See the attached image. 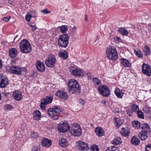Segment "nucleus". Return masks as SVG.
Masks as SVG:
<instances>
[{
    "label": "nucleus",
    "instance_id": "nucleus-21",
    "mask_svg": "<svg viewBox=\"0 0 151 151\" xmlns=\"http://www.w3.org/2000/svg\"><path fill=\"white\" fill-rule=\"evenodd\" d=\"M9 52L10 56L12 58L15 57L17 53V49L14 48H12L9 50Z\"/></svg>",
    "mask_w": 151,
    "mask_h": 151
},
{
    "label": "nucleus",
    "instance_id": "nucleus-60",
    "mask_svg": "<svg viewBox=\"0 0 151 151\" xmlns=\"http://www.w3.org/2000/svg\"><path fill=\"white\" fill-rule=\"evenodd\" d=\"M28 25L29 26H30L31 28L33 26V25H32L30 24H28Z\"/></svg>",
    "mask_w": 151,
    "mask_h": 151
},
{
    "label": "nucleus",
    "instance_id": "nucleus-52",
    "mask_svg": "<svg viewBox=\"0 0 151 151\" xmlns=\"http://www.w3.org/2000/svg\"><path fill=\"white\" fill-rule=\"evenodd\" d=\"M36 29V27L35 25H34L32 27H31L30 29V30L34 32L35 30Z\"/></svg>",
    "mask_w": 151,
    "mask_h": 151
},
{
    "label": "nucleus",
    "instance_id": "nucleus-28",
    "mask_svg": "<svg viewBox=\"0 0 151 151\" xmlns=\"http://www.w3.org/2000/svg\"><path fill=\"white\" fill-rule=\"evenodd\" d=\"M59 143L60 145L63 147H65L68 145V143L67 141L64 138H61L59 141Z\"/></svg>",
    "mask_w": 151,
    "mask_h": 151
},
{
    "label": "nucleus",
    "instance_id": "nucleus-39",
    "mask_svg": "<svg viewBox=\"0 0 151 151\" xmlns=\"http://www.w3.org/2000/svg\"><path fill=\"white\" fill-rule=\"evenodd\" d=\"M132 110L135 112L138 111H139V107L138 106L135 104H133L132 107Z\"/></svg>",
    "mask_w": 151,
    "mask_h": 151
},
{
    "label": "nucleus",
    "instance_id": "nucleus-35",
    "mask_svg": "<svg viewBox=\"0 0 151 151\" xmlns=\"http://www.w3.org/2000/svg\"><path fill=\"white\" fill-rule=\"evenodd\" d=\"M60 32L63 34H65L68 30V27L67 26L62 25L60 27Z\"/></svg>",
    "mask_w": 151,
    "mask_h": 151
},
{
    "label": "nucleus",
    "instance_id": "nucleus-1",
    "mask_svg": "<svg viewBox=\"0 0 151 151\" xmlns=\"http://www.w3.org/2000/svg\"><path fill=\"white\" fill-rule=\"evenodd\" d=\"M68 90L71 94H78L81 92V87L78 82L75 80H69L67 83Z\"/></svg>",
    "mask_w": 151,
    "mask_h": 151
},
{
    "label": "nucleus",
    "instance_id": "nucleus-18",
    "mask_svg": "<svg viewBox=\"0 0 151 151\" xmlns=\"http://www.w3.org/2000/svg\"><path fill=\"white\" fill-rule=\"evenodd\" d=\"M13 95L14 99L17 101H19L22 98V96L20 91H15L13 93Z\"/></svg>",
    "mask_w": 151,
    "mask_h": 151
},
{
    "label": "nucleus",
    "instance_id": "nucleus-48",
    "mask_svg": "<svg viewBox=\"0 0 151 151\" xmlns=\"http://www.w3.org/2000/svg\"><path fill=\"white\" fill-rule=\"evenodd\" d=\"M32 17L31 15H29L27 14L25 17V19L26 21L29 22L31 18Z\"/></svg>",
    "mask_w": 151,
    "mask_h": 151
},
{
    "label": "nucleus",
    "instance_id": "nucleus-38",
    "mask_svg": "<svg viewBox=\"0 0 151 151\" xmlns=\"http://www.w3.org/2000/svg\"><path fill=\"white\" fill-rule=\"evenodd\" d=\"M93 81L95 85H99L101 83V81L100 80L96 78H93Z\"/></svg>",
    "mask_w": 151,
    "mask_h": 151
},
{
    "label": "nucleus",
    "instance_id": "nucleus-26",
    "mask_svg": "<svg viewBox=\"0 0 151 151\" xmlns=\"http://www.w3.org/2000/svg\"><path fill=\"white\" fill-rule=\"evenodd\" d=\"M33 118L34 120H39L41 118V114L39 111H36L33 113Z\"/></svg>",
    "mask_w": 151,
    "mask_h": 151
},
{
    "label": "nucleus",
    "instance_id": "nucleus-29",
    "mask_svg": "<svg viewBox=\"0 0 151 151\" xmlns=\"http://www.w3.org/2000/svg\"><path fill=\"white\" fill-rule=\"evenodd\" d=\"M147 133L144 131H141L138 134V136L142 140H145L147 138Z\"/></svg>",
    "mask_w": 151,
    "mask_h": 151
},
{
    "label": "nucleus",
    "instance_id": "nucleus-46",
    "mask_svg": "<svg viewBox=\"0 0 151 151\" xmlns=\"http://www.w3.org/2000/svg\"><path fill=\"white\" fill-rule=\"evenodd\" d=\"M41 12L44 14H47V13H50V12L48 11L47 9H46L41 10Z\"/></svg>",
    "mask_w": 151,
    "mask_h": 151
},
{
    "label": "nucleus",
    "instance_id": "nucleus-31",
    "mask_svg": "<svg viewBox=\"0 0 151 151\" xmlns=\"http://www.w3.org/2000/svg\"><path fill=\"white\" fill-rule=\"evenodd\" d=\"M118 32L121 35L125 36H127L128 33L127 30L124 28H121L119 29Z\"/></svg>",
    "mask_w": 151,
    "mask_h": 151
},
{
    "label": "nucleus",
    "instance_id": "nucleus-34",
    "mask_svg": "<svg viewBox=\"0 0 151 151\" xmlns=\"http://www.w3.org/2000/svg\"><path fill=\"white\" fill-rule=\"evenodd\" d=\"M144 52L145 55H150V49L149 47L147 45H145L144 49Z\"/></svg>",
    "mask_w": 151,
    "mask_h": 151
},
{
    "label": "nucleus",
    "instance_id": "nucleus-8",
    "mask_svg": "<svg viewBox=\"0 0 151 151\" xmlns=\"http://www.w3.org/2000/svg\"><path fill=\"white\" fill-rule=\"evenodd\" d=\"M100 93L102 96H108L110 94V91L109 88L105 85L99 87L98 89Z\"/></svg>",
    "mask_w": 151,
    "mask_h": 151
},
{
    "label": "nucleus",
    "instance_id": "nucleus-41",
    "mask_svg": "<svg viewBox=\"0 0 151 151\" xmlns=\"http://www.w3.org/2000/svg\"><path fill=\"white\" fill-rule=\"evenodd\" d=\"M134 52L136 55L139 58H142V54L140 50L137 51L134 50Z\"/></svg>",
    "mask_w": 151,
    "mask_h": 151
},
{
    "label": "nucleus",
    "instance_id": "nucleus-59",
    "mask_svg": "<svg viewBox=\"0 0 151 151\" xmlns=\"http://www.w3.org/2000/svg\"><path fill=\"white\" fill-rule=\"evenodd\" d=\"M116 39L118 41H119V40H120V38L119 37H116Z\"/></svg>",
    "mask_w": 151,
    "mask_h": 151
},
{
    "label": "nucleus",
    "instance_id": "nucleus-37",
    "mask_svg": "<svg viewBox=\"0 0 151 151\" xmlns=\"http://www.w3.org/2000/svg\"><path fill=\"white\" fill-rule=\"evenodd\" d=\"M13 107L12 105L10 104H7L4 107V110L5 111H10L11 110Z\"/></svg>",
    "mask_w": 151,
    "mask_h": 151
},
{
    "label": "nucleus",
    "instance_id": "nucleus-42",
    "mask_svg": "<svg viewBox=\"0 0 151 151\" xmlns=\"http://www.w3.org/2000/svg\"><path fill=\"white\" fill-rule=\"evenodd\" d=\"M31 137L34 138H37L39 137L38 134L36 132L32 131L31 132Z\"/></svg>",
    "mask_w": 151,
    "mask_h": 151
},
{
    "label": "nucleus",
    "instance_id": "nucleus-10",
    "mask_svg": "<svg viewBox=\"0 0 151 151\" xmlns=\"http://www.w3.org/2000/svg\"><path fill=\"white\" fill-rule=\"evenodd\" d=\"M52 98L51 97L47 96L41 100L40 107L42 110H45L46 104L51 103L52 101Z\"/></svg>",
    "mask_w": 151,
    "mask_h": 151
},
{
    "label": "nucleus",
    "instance_id": "nucleus-63",
    "mask_svg": "<svg viewBox=\"0 0 151 151\" xmlns=\"http://www.w3.org/2000/svg\"><path fill=\"white\" fill-rule=\"evenodd\" d=\"M17 35L16 36V37H15V38H14V39L15 40V39L16 38V37H17Z\"/></svg>",
    "mask_w": 151,
    "mask_h": 151
},
{
    "label": "nucleus",
    "instance_id": "nucleus-2",
    "mask_svg": "<svg viewBox=\"0 0 151 151\" xmlns=\"http://www.w3.org/2000/svg\"><path fill=\"white\" fill-rule=\"evenodd\" d=\"M107 56L112 60H116L118 58V55L115 48L114 46H109L106 49Z\"/></svg>",
    "mask_w": 151,
    "mask_h": 151
},
{
    "label": "nucleus",
    "instance_id": "nucleus-14",
    "mask_svg": "<svg viewBox=\"0 0 151 151\" xmlns=\"http://www.w3.org/2000/svg\"><path fill=\"white\" fill-rule=\"evenodd\" d=\"M55 95L60 99L65 100L68 99V95L66 92L63 91H58L56 92Z\"/></svg>",
    "mask_w": 151,
    "mask_h": 151
},
{
    "label": "nucleus",
    "instance_id": "nucleus-7",
    "mask_svg": "<svg viewBox=\"0 0 151 151\" xmlns=\"http://www.w3.org/2000/svg\"><path fill=\"white\" fill-rule=\"evenodd\" d=\"M58 129L60 132H65L69 130L70 127L68 123L61 122L58 124Z\"/></svg>",
    "mask_w": 151,
    "mask_h": 151
},
{
    "label": "nucleus",
    "instance_id": "nucleus-36",
    "mask_svg": "<svg viewBox=\"0 0 151 151\" xmlns=\"http://www.w3.org/2000/svg\"><path fill=\"white\" fill-rule=\"evenodd\" d=\"M132 125L136 129L140 127V123L138 121H135L132 122Z\"/></svg>",
    "mask_w": 151,
    "mask_h": 151
},
{
    "label": "nucleus",
    "instance_id": "nucleus-40",
    "mask_svg": "<svg viewBox=\"0 0 151 151\" xmlns=\"http://www.w3.org/2000/svg\"><path fill=\"white\" fill-rule=\"evenodd\" d=\"M91 151H99L98 146L96 145L92 146L91 147Z\"/></svg>",
    "mask_w": 151,
    "mask_h": 151
},
{
    "label": "nucleus",
    "instance_id": "nucleus-23",
    "mask_svg": "<svg viewBox=\"0 0 151 151\" xmlns=\"http://www.w3.org/2000/svg\"><path fill=\"white\" fill-rule=\"evenodd\" d=\"M121 63L126 67H131V64L130 63L129 61L126 59L122 58L120 60Z\"/></svg>",
    "mask_w": 151,
    "mask_h": 151
},
{
    "label": "nucleus",
    "instance_id": "nucleus-33",
    "mask_svg": "<svg viewBox=\"0 0 151 151\" xmlns=\"http://www.w3.org/2000/svg\"><path fill=\"white\" fill-rule=\"evenodd\" d=\"M59 55L63 59H65L67 58L68 57V53L66 51H65L60 52Z\"/></svg>",
    "mask_w": 151,
    "mask_h": 151
},
{
    "label": "nucleus",
    "instance_id": "nucleus-6",
    "mask_svg": "<svg viewBox=\"0 0 151 151\" xmlns=\"http://www.w3.org/2000/svg\"><path fill=\"white\" fill-rule=\"evenodd\" d=\"M81 129L78 125L76 124L73 125L70 131V134L75 136H79L81 135Z\"/></svg>",
    "mask_w": 151,
    "mask_h": 151
},
{
    "label": "nucleus",
    "instance_id": "nucleus-44",
    "mask_svg": "<svg viewBox=\"0 0 151 151\" xmlns=\"http://www.w3.org/2000/svg\"><path fill=\"white\" fill-rule=\"evenodd\" d=\"M50 116H51L52 119L54 120H57L58 119V115L53 113L52 114L49 115Z\"/></svg>",
    "mask_w": 151,
    "mask_h": 151
},
{
    "label": "nucleus",
    "instance_id": "nucleus-55",
    "mask_svg": "<svg viewBox=\"0 0 151 151\" xmlns=\"http://www.w3.org/2000/svg\"><path fill=\"white\" fill-rule=\"evenodd\" d=\"M79 101H80V104L82 105H83L84 103V101L82 100V99H80V100H79Z\"/></svg>",
    "mask_w": 151,
    "mask_h": 151
},
{
    "label": "nucleus",
    "instance_id": "nucleus-51",
    "mask_svg": "<svg viewBox=\"0 0 151 151\" xmlns=\"http://www.w3.org/2000/svg\"><path fill=\"white\" fill-rule=\"evenodd\" d=\"M111 149L112 150H109V147L108 148L107 150L106 151H119L117 149H114L113 148H111Z\"/></svg>",
    "mask_w": 151,
    "mask_h": 151
},
{
    "label": "nucleus",
    "instance_id": "nucleus-9",
    "mask_svg": "<svg viewBox=\"0 0 151 151\" xmlns=\"http://www.w3.org/2000/svg\"><path fill=\"white\" fill-rule=\"evenodd\" d=\"M69 70L70 73L73 75L77 76H82L85 75L83 70L80 69L71 67Z\"/></svg>",
    "mask_w": 151,
    "mask_h": 151
},
{
    "label": "nucleus",
    "instance_id": "nucleus-47",
    "mask_svg": "<svg viewBox=\"0 0 151 151\" xmlns=\"http://www.w3.org/2000/svg\"><path fill=\"white\" fill-rule=\"evenodd\" d=\"M133 111L132 109H129L127 111V114L128 116H130L132 115Z\"/></svg>",
    "mask_w": 151,
    "mask_h": 151
},
{
    "label": "nucleus",
    "instance_id": "nucleus-43",
    "mask_svg": "<svg viewBox=\"0 0 151 151\" xmlns=\"http://www.w3.org/2000/svg\"><path fill=\"white\" fill-rule=\"evenodd\" d=\"M137 114L138 117L139 118L142 119H143L144 118V115L141 111H137Z\"/></svg>",
    "mask_w": 151,
    "mask_h": 151
},
{
    "label": "nucleus",
    "instance_id": "nucleus-11",
    "mask_svg": "<svg viewBox=\"0 0 151 151\" xmlns=\"http://www.w3.org/2000/svg\"><path fill=\"white\" fill-rule=\"evenodd\" d=\"M26 70L24 68H21L19 66H16L14 65H12L10 68V71L12 73L20 75L21 74V72L25 71Z\"/></svg>",
    "mask_w": 151,
    "mask_h": 151
},
{
    "label": "nucleus",
    "instance_id": "nucleus-54",
    "mask_svg": "<svg viewBox=\"0 0 151 151\" xmlns=\"http://www.w3.org/2000/svg\"><path fill=\"white\" fill-rule=\"evenodd\" d=\"M76 27L75 26H74L73 27L72 29V30L73 32L75 33L76 32Z\"/></svg>",
    "mask_w": 151,
    "mask_h": 151
},
{
    "label": "nucleus",
    "instance_id": "nucleus-13",
    "mask_svg": "<svg viewBox=\"0 0 151 151\" xmlns=\"http://www.w3.org/2000/svg\"><path fill=\"white\" fill-rule=\"evenodd\" d=\"M8 80L7 77L4 76L2 74H0V87L4 88L8 84Z\"/></svg>",
    "mask_w": 151,
    "mask_h": 151
},
{
    "label": "nucleus",
    "instance_id": "nucleus-16",
    "mask_svg": "<svg viewBox=\"0 0 151 151\" xmlns=\"http://www.w3.org/2000/svg\"><path fill=\"white\" fill-rule=\"evenodd\" d=\"M60 109L57 106H56L53 108L49 109L48 110V114L49 115L52 114L53 113L55 114L59 113L61 112Z\"/></svg>",
    "mask_w": 151,
    "mask_h": 151
},
{
    "label": "nucleus",
    "instance_id": "nucleus-49",
    "mask_svg": "<svg viewBox=\"0 0 151 151\" xmlns=\"http://www.w3.org/2000/svg\"><path fill=\"white\" fill-rule=\"evenodd\" d=\"M10 16H8L6 17H4L2 19V20L6 22L8 21L10 19Z\"/></svg>",
    "mask_w": 151,
    "mask_h": 151
},
{
    "label": "nucleus",
    "instance_id": "nucleus-22",
    "mask_svg": "<svg viewBox=\"0 0 151 151\" xmlns=\"http://www.w3.org/2000/svg\"><path fill=\"white\" fill-rule=\"evenodd\" d=\"M131 142L133 145H137L140 143V141L136 136H134L132 138Z\"/></svg>",
    "mask_w": 151,
    "mask_h": 151
},
{
    "label": "nucleus",
    "instance_id": "nucleus-58",
    "mask_svg": "<svg viewBox=\"0 0 151 151\" xmlns=\"http://www.w3.org/2000/svg\"><path fill=\"white\" fill-rule=\"evenodd\" d=\"M2 67V63L1 60L0 59V69Z\"/></svg>",
    "mask_w": 151,
    "mask_h": 151
},
{
    "label": "nucleus",
    "instance_id": "nucleus-53",
    "mask_svg": "<svg viewBox=\"0 0 151 151\" xmlns=\"http://www.w3.org/2000/svg\"><path fill=\"white\" fill-rule=\"evenodd\" d=\"M91 76L92 75L89 73H87L86 74V76L88 78V79H91Z\"/></svg>",
    "mask_w": 151,
    "mask_h": 151
},
{
    "label": "nucleus",
    "instance_id": "nucleus-32",
    "mask_svg": "<svg viewBox=\"0 0 151 151\" xmlns=\"http://www.w3.org/2000/svg\"><path fill=\"white\" fill-rule=\"evenodd\" d=\"M114 123L116 124V126L119 127L122 124V122L119 118H115Z\"/></svg>",
    "mask_w": 151,
    "mask_h": 151
},
{
    "label": "nucleus",
    "instance_id": "nucleus-56",
    "mask_svg": "<svg viewBox=\"0 0 151 151\" xmlns=\"http://www.w3.org/2000/svg\"><path fill=\"white\" fill-rule=\"evenodd\" d=\"M32 151H38L37 150V149L35 147H34L33 148L32 150Z\"/></svg>",
    "mask_w": 151,
    "mask_h": 151
},
{
    "label": "nucleus",
    "instance_id": "nucleus-15",
    "mask_svg": "<svg viewBox=\"0 0 151 151\" xmlns=\"http://www.w3.org/2000/svg\"><path fill=\"white\" fill-rule=\"evenodd\" d=\"M77 145L78 146L79 149L80 150H87L89 147L87 145L82 141H79L77 142Z\"/></svg>",
    "mask_w": 151,
    "mask_h": 151
},
{
    "label": "nucleus",
    "instance_id": "nucleus-4",
    "mask_svg": "<svg viewBox=\"0 0 151 151\" xmlns=\"http://www.w3.org/2000/svg\"><path fill=\"white\" fill-rule=\"evenodd\" d=\"M68 34H63L60 36L58 38V44L60 47L65 48L68 45Z\"/></svg>",
    "mask_w": 151,
    "mask_h": 151
},
{
    "label": "nucleus",
    "instance_id": "nucleus-27",
    "mask_svg": "<svg viewBox=\"0 0 151 151\" xmlns=\"http://www.w3.org/2000/svg\"><path fill=\"white\" fill-rule=\"evenodd\" d=\"M96 135L98 136L101 137L104 134V130L100 127H97L95 130Z\"/></svg>",
    "mask_w": 151,
    "mask_h": 151
},
{
    "label": "nucleus",
    "instance_id": "nucleus-50",
    "mask_svg": "<svg viewBox=\"0 0 151 151\" xmlns=\"http://www.w3.org/2000/svg\"><path fill=\"white\" fill-rule=\"evenodd\" d=\"M34 12L33 14L34 13V12H33V11H31L29 12H28L27 14L29 15H31V16H32V17H33V13Z\"/></svg>",
    "mask_w": 151,
    "mask_h": 151
},
{
    "label": "nucleus",
    "instance_id": "nucleus-45",
    "mask_svg": "<svg viewBox=\"0 0 151 151\" xmlns=\"http://www.w3.org/2000/svg\"><path fill=\"white\" fill-rule=\"evenodd\" d=\"M150 107L147 106L143 109V111H145L146 113L148 114L150 112Z\"/></svg>",
    "mask_w": 151,
    "mask_h": 151
},
{
    "label": "nucleus",
    "instance_id": "nucleus-20",
    "mask_svg": "<svg viewBox=\"0 0 151 151\" xmlns=\"http://www.w3.org/2000/svg\"><path fill=\"white\" fill-rule=\"evenodd\" d=\"M141 128L142 131H144L146 133L150 132V129L149 125L146 123H143L141 125Z\"/></svg>",
    "mask_w": 151,
    "mask_h": 151
},
{
    "label": "nucleus",
    "instance_id": "nucleus-17",
    "mask_svg": "<svg viewBox=\"0 0 151 151\" xmlns=\"http://www.w3.org/2000/svg\"><path fill=\"white\" fill-rule=\"evenodd\" d=\"M36 66L37 69L40 71L43 72L45 70V67L44 64L40 61L37 62Z\"/></svg>",
    "mask_w": 151,
    "mask_h": 151
},
{
    "label": "nucleus",
    "instance_id": "nucleus-12",
    "mask_svg": "<svg viewBox=\"0 0 151 151\" xmlns=\"http://www.w3.org/2000/svg\"><path fill=\"white\" fill-rule=\"evenodd\" d=\"M151 67L150 66L145 63H143L142 66V70L145 74L149 76L151 75Z\"/></svg>",
    "mask_w": 151,
    "mask_h": 151
},
{
    "label": "nucleus",
    "instance_id": "nucleus-61",
    "mask_svg": "<svg viewBox=\"0 0 151 151\" xmlns=\"http://www.w3.org/2000/svg\"><path fill=\"white\" fill-rule=\"evenodd\" d=\"M85 19L86 21H87V17H86V16H85Z\"/></svg>",
    "mask_w": 151,
    "mask_h": 151
},
{
    "label": "nucleus",
    "instance_id": "nucleus-25",
    "mask_svg": "<svg viewBox=\"0 0 151 151\" xmlns=\"http://www.w3.org/2000/svg\"><path fill=\"white\" fill-rule=\"evenodd\" d=\"M114 93L115 95L118 98H122L123 96V93L122 91L118 88H116L115 90Z\"/></svg>",
    "mask_w": 151,
    "mask_h": 151
},
{
    "label": "nucleus",
    "instance_id": "nucleus-30",
    "mask_svg": "<svg viewBox=\"0 0 151 151\" xmlns=\"http://www.w3.org/2000/svg\"><path fill=\"white\" fill-rule=\"evenodd\" d=\"M122 142L121 139L119 137H116L112 141V143L114 145H117L120 144Z\"/></svg>",
    "mask_w": 151,
    "mask_h": 151
},
{
    "label": "nucleus",
    "instance_id": "nucleus-19",
    "mask_svg": "<svg viewBox=\"0 0 151 151\" xmlns=\"http://www.w3.org/2000/svg\"><path fill=\"white\" fill-rule=\"evenodd\" d=\"M51 141L47 138L43 139L42 141L41 145L43 146L49 147L51 145Z\"/></svg>",
    "mask_w": 151,
    "mask_h": 151
},
{
    "label": "nucleus",
    "instance_id": "nucleus-24",
    "mask_svg": "<svg viewBox=\"0 0 151 151\" xmlns=\"http://www.w3.org/2000/svg\"><path fill=\"white\" fill-rule=\"evenodd\" d=\"M121 133L122 136L126 137L128 136L130 133L129 129L127 127L122 128L121 131Z\"/></svg>",
    "mask_w": 151,
    "mask_h": 151
},
{
    "label": "nucleus",
    "instance_id": "nucleus-62",
    "mask_svg": "<svg viewBox=\"0 0 151 151\" xmlns=\"http://www.w3.org/2000/svg\"><path fill=\"white\" fill-rule=\"evenodd\" d=\"M1 94L0 93V100L1 99Z\"/></svg>",
    "mask_w": 151,
    "mask_h": 151
},
{
    "label": "nucleus",
    "instance_id": "nucleus-5",
    "mask_svg": "<svg viewBox=\"0 0 151 151\" xmlns=\"http://www.w3.org/2000/svg\"><path fill=\"white\" fill-rule=\"evenodd\" d=\"M56 61V58L53 55H49L45 61V64L48 67L53 68L55 66Z\"/></svg>",
    "mask_w": 151,
    "mask_h": 151
},
{
    "label": "nucleus",
    "instance_id": "nucleus-3",
    "mask_svg": "<svg viewBox=\"0 0 151 151\" xmlns=\"http://www.w3.org/2000/svg\"><path fill=\"white\" fill-rule=\"evenodd\" d=\"M19 47L21 51L24 53H29L32 50L31 45L27 40H23L19 43Z\"/></svg>",
    "mask_w": 151,
    "mask_h": 151
},
{
    "label": "nucleus",
    "instance_id": "nucleus-57",
    "mask_svg": "<svg viewBox=\"0 0 151 151\" xmlns=\"http://www.w3.org/2000/svg\"><path fill=\"white\" fill-rule=\"evenodd\" d=\"M101 103L102 104H104V105H106V101L105 100H103L102 101Z\"/></svg>",
    "mask_w": 151,
    "mask_h": 151
}]
</instances>
